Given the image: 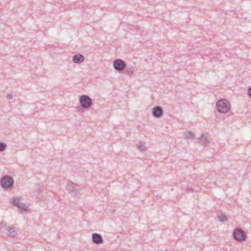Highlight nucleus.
Masks as SVG:
<instances>
[{
  "label": "nucleus",
  "mask_w": 251,
  "mask_h": 251,
  "mask_svg": "<svg viewBox=\"0 0 251 251\" xmlns=\"http://www.w3.org/2000/svg\"><path fill=\"white\" fill-rule=\"evenodd\" d=\"M6 226V223H4V222H1L0 223V227H1V228H5Z\"/></svg>",
  "instance_id": "6ab92c4d"
},
{
  "label": "nucleus",
  "mask_w": 251,
  "mask_h": 251,
  "mask_svg": "<svg viewBox=\"0 0 251 251\" xmlns=\"http://www.w3.org/2000/svg\"><path fill=\"white\" fill-rule=\"evenodd\" d=\"M73 61L76 64H80L84 60V57L80 53H77L73 56Z\"/></svg>",
  "instance_id": "9d476101"
},
{
  "label": "nucleus",
  "mask_w": 251,
  "mask_h": 251,
  "mask_svg": "<svg viewBox=\"0 0 251 251\" xmlns=\"http://www.w3.org/2000/svg\"><path fill=\"white\" fill-rule=\"evenodd\" d=\"M248 93L249 97L251 98V86L248 88Z\"/></svg>",
  "instance_id": "aec40b11"
},
{
  "label": "nucleus",
  "mask_w": 251,
  "mask_h": 251,
  "mask_svg": "<svg viewBox=\"0 0 251 251\" xmlns=\"http://www.w3.org/2000/svg\"><path fill=\"white\" fill-rule=\"evenodd\" d=\"M200 140V143L201 145L206 146L210 142L208 134L207 133L202 134Z\"/></svg>",
  "instance_id": "1a4fd4ad"
},
{
  "label": "nucleus",
  "mask_w": 251,
  "mask_h": 251,
  "mask_svg": "<svg viewBox=\"0 0 251 251\" xmlns=\"http://www.w3.org/2000/svg\"><path fill=\"white\" fill-rule=\"evenodd\" d=\"M216 108L219 113H227L230 110V103L226 99L220 100L216 103Z\"/></svg>",
  "instance_id": "f257e3e1"
},
{
  "label": "nucleus",
  "mask_w": 251,
  "mask_h": 251,
  "mask_svg": "<svg viewBox=\"0 0 251 251\" xmlns=\"http://www.w3.org/2000/svg\"><path fill=\"white\" fill-rule=\"evenodd\" d=\"M137 148L141 151H144L146 150V147L142 142H140L137 145Z\"/></svg>",
  "instance_id": "dca6fc26"
},
{
  "label": "nucleus",
  "mask_w": 251,
  "mask_h": 251,
  "mask_svg": "<svg viewBox=\"0 0 251 251\" xmlns=\"http://www.w3.org/2000/svg\"><path fill=\"white\" fill-rule=\"evenodd\" d=\"M13 178L8 175L2 177L0 180V184L5 189H8L12 188L14 186Z\"/></svg>",
  "instance_id": "f03ea898"
},
{
  "label": "nucleus",
  "mask_w": 251,
  "mask_h": 251,
  "mask_svg": "<svg viewBox=\"0 0 251 251\" xmlns=\"http://www.w3.org/2000/svg\"><path fill=\"white\" fill-rule=\"evenodd\" d=\"M92 240L95 244H100L103 243L102 237L99 233H93L92 234Z\"/></svg>",
  "instance_id": "6e6552de"
},
{
  "label": "nucleus",
  "mask_w": 251,
  "mask_h": 251,
  "mask_svg": "<svg viewBox=\"0 0 251 251\" xmlns=\"http://www.w3.org/2000/svg\"><path fill=\"white\" fill-rule=\"evenodd\" d=\"M7 98L8 99H11L12 98H13V96L11 94H8L7 95V96H6Z\"/></svg>",
  "instance_id": "412c9836"
},
{
  "label": "nucleus",
  "mask_w": 251,
  "mask_h": 251,
  "mask_svg": "<svg viewBox=\"0 0 251 251\" xmlns=\"http://www.w3.org/2000/svg\"><path fill=\"white\" fill-rule=\"evenodd\" d=\"M218 217L219 221L221 222H224L226 221V220H227L226 215L223 213L221 214L220 215H219Z\"/></svg>",
  "instance_id": "2eb2a0df"
},
{
  "label": "nucleus",
  "mask_w": 251,
  "mask_h": 251,
  "mask_svg": "<svg viewBox=\"0 0 251 251\" xmlns=\"http://www.w3.org/2000/svg\"><path fill=\"white\" fill-rule=\"evenodd\" d=\"M6 233L10 237H14L17 235V232L14 228L8 227L7 228Z\"/></svg>",
  "instance_id": "9b49d317"
},
{
  "label": "nucleus",
  "mask_w": 251,
  "mask_h": 251,
  "mask_svg": "<svg viewBox=\"0 0 251 251\" xmlns=\"http://www.w3.org/2000/svg\"><path fill=\"white\" fill-rule=\"evenodd\" d=\"M184 134L185 139H192L194 137V134L191 131L185 132Z\"/></svg>",
  "instance_id": "f8f14e48"
},
{
  "label": "nucleus",
  "mask_w": 251,
  "mask_h": 251,
  "mask_svg": "<svg viewBox=\"0 0 251 251\" xmlns=\"http://www.w3.org/2000/svg\"><path fill=\"white\" fill-rule=\"evenodd\" d=\"M113 67L116 70L121 72L126 68V64L123 60L117 59L114 61Z\"/></svg>",
  "instance_id": "423d86ee"
},
{
  "label": "nucleus",
  "mask_w": 251,
  "mask_h": 251,
  "mask_svg": "<svg viewBox=\"0 0 251 251\" xmlns=\"http://www.w3.org/2000/svg\"><path fill=\"white\" fill-rule=\"evenodd\" d=\"M7 148V145L5 143L0 142V152L4 151Z\"/></svg>",
  "instance_id": "f3484780"
},
{
  "label": "nucleus",
  "mask_w": 251,
  "mask_h": 251,
  "mask_svg": "<svg viewBox=\"0 0 251 251\" xmlns=\"http://www.w3.org/2000/svg\"><path fill=\"white\" fill-rule=\"evenodd\" d=\"M21 199L19 197H15L12 199V203L13 205L17 206L20 203Z\"/></svg>",
  "instance_id": "ddd939ff"
},
{
  "label": "nucleus",
  "mask_w": 251,
  "mask_h": 251,
  "mask_svg": "<svg viewBox=\"0 0 251 251\" xmlns=\"http://www.w3.org/2000/svg\"><path fill=\"white\" fill-rule=\"evenodd\" d=\"M17 207L21 210H26V206L25 204L23 203H20L19 205L17 206Z\"/></svg>",
  "instance_id": "a211bd4d"
},
{
  "label": "nucleus",
  "mask_w": 251,
  "mask_h": 251,
  "mask_svg": "<svg viewBox=\"0 0 251 251\" xmlns=\"http://www.w3.org/2000/svg\"><path fill=\"white\" fill-rule=\"evenodd\" d=\"M79 102L84 109H89L93 104L92 100L89 96L83 95L79 98Z\"/></svg>",
  "instance_id": "7ed1b4c3"
},
{
  "label": "nucleus",
  "mask_w": 251,
  "mask_h": 251,
  "mask_svg": "<svg viewBox=\"0 0 251 251\" xmlns=\"http://www.w3.org/2000/svg\"><path fill=\"white\" fill-rule=\"evenodd\" d=\"M67 187L68 189L73 195L77 196L79 194L81 188L79 185L70 181L68 183Z\"/></svg>",
  "instance_id": "39448f33"
},
{
  "label": "nucleus",
  "mask_w": 251,
  "mask_h": 251,
  "mask_svg": "<svg viewBox=\"0 0 251 251\" xmlns=\"http://www.w3.org/2000/svg\"><path fill=\"white\" fill-rule=\"evenodd\" d=\"M232 237L235 241L241 242L246 240V234L242 229L236 228L233 231Z\"/></svg>",
  "instance_id": "20e7f679"
},
{
  "label": "nucleus",
  "mask_w": 251,
  "mask_h": 251,
  "mask_svg": "<svg viewBox=\"0 0 251 251\" xmlns=\"http://www.w3.org/2000/svg\"><path fill=\"white\" fill-rule=\"evenodd\" d=\"M126 73L128 75H131L134 71V69L132 66H126Z\"/></svg>",
  "instance_id": "4468645a"
},
{
  "label": "nucleus",
  "mask_w": 251,
  "mask_h": 251,
  "mask_svg": "<svg viewBox=\"0 0 251 251\" xmlns=\"http://www.w3.org/2000/svg\"><path fill=\"white\" fill-rule=\"evenodd\" d=\"M152 116L156 118H160L163 115V109L161 106L154 107L151 110Z\"/></svg>",
  "instance_id": "0eeeda50"
}]
</instances>
